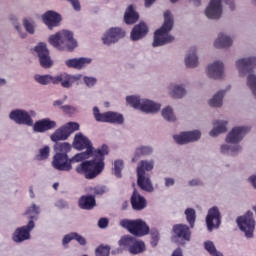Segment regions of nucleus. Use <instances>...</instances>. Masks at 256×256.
Here are the masks:
<instances>
[{
  "instance_id": "nucleus-1",
  "label": "nucleus",
  "mask_w": 256,
  "mask_h": 256,
  "mask_svg": "<svg viewBox=\"0 0 256 256\" xmlns=\"http://www.w3.org/2000/svg\"><path fill=\"white\" fill-rule=\"evenodd\" d=\"M73 147L78 151L86 149V151L78 153L71 158V161H84L76 167V173L84 175L86 179H95V177L101 175L103 169H105V155H109V147L102 145L101 148L93 150V143L81 132L75 134ZM90 157H92L91 160L85 161Z\"/></svg>"
},
{
  "instance_id": "nucleus-2",
  "label": "nucleus",
  "mask_w": 256,
  "mask_h": 256,
  "mask_svg": "<svg viewBox=\"0 0 256 256\" xmlns=\"http://www.w3.org/2000/svg\"><path fill=\"white\" fill-rule=\"evenodd\" d=\"M251 131L249 126H235L225 136V142L221 143L218 148V153L222 157H237L243 153L241 141L245 139Z\"/></svg>"
},
{
  "instance_id": "nucleus-3",
  "label": "nucleus",
  "mask_w": 256,
  "mask_h": 256,
  "mask_svg": "<svg viewBox=\"0 0 256 256\" xmlns=\"http://www.w3.org/2000/svg\"><path fill=\"white\" fill-rule=\"evenodd\" d=\"M236 71L238 77H246V87H248L250 93L256 98V74L251 72L256 69V56L248 55L238 58L235 61Z\"/></svg>"
},
{
  "instance_id": "nucleus-4",
  "label": "nucleus",
  "mask_w": 256,
  "mask_h": 256,
  "mask_svg": "<svg viewBox=\"0 0 256 256\" xmlns=\"http://www.w3.org/2000/svg\"><path fill=\"white\" fill-rule=\"evenodd\" d=\"M48 43L58 51H75L78 47L77 40L73 32L69 30H60L48 37Z\"/></svg>"
},
{
  "instance_id": "nucleus-5",
  "label": "nucleus",
  "mask_w": 256,
  "mask_h": 256,
  "mask_svg": "<svg viewBox=\"0 0 256 256\" xmlns=\"http://www.w3.org/2000/svg\"><path fill=\"white\" fill-rule=\"evenodd\" d=\"M172 29L173 14H171V11L167 10L164 12V23L162 27L154 32L153 47H163V45L173 43L175 37L170 34Z\"/></svg>"
},
{
  "instance_id": "nucleus-6",
  "label": "nucleus",
  "mask_w": 256,
  "mask_h": 256,
  "mask_svg": "<svg viewBox=\"0 0 256 256\" xmlns=\"http://www.w3.org/2000/svg\"><path fill=\"white\" fill-rule=\"evenodd\" d=\"M118 243L122 249H126L131 255H141L147 249L145 242L129 235L122 236Z\"/></svg>"
},
{
  "instance_id": "nucleus-7",
  "label": "nucleus",
  "mask_w": 256,
  "mask_h": 256,
  "mask_svg": "<svg viewBox=\"0 0 256 256\" xmlns=\"http://www.w3.org/2000/svg\"><path fill=\"white\" fill-rule=\"evenodd\" d=\"M120 226L123 227V229H127V231L135 235V237H145V235H149V226L141 219H123L120 221Z\"/></svg>"
},
{
  "instance_id": "nucleus-8",
  "label": "nucleus",
  "mask_w": 256,
  "mask_h": 256,
  "mask_svg": "<svg viewBox=\"0 0 256 256\" xmlns=\"http://www.w3.org/2000/svg\"><path fill=\"white\" fill-rule=\"evenodd\" d=\"M236 223L240 231L244 233L246 239H253L255 233V218L253 217V212L248 211L244 215L239 216Z\"/></svg>"
},
{
  "instance_id": "nucleus-9",
  "label": "nucleus",
  "mask_w": 256,
  "mask_h": 256,
  "mask_svg": "<svg viewBox=\"0 0 256 256\" xmlns=\"http://www.w3.org/2000/svg\"><path fill=\"white\" fill-rule=\"evenodd\" d=\"M93 117L98 123H113L114 125H123L125 118L118 112L108 111L101 113L99 107L93 108Z\"/></svg>"
},
{
  "instance_id": "nucleus-10",
  "label": "nucleus",
  "mask_w": 256,
  "mask_h": 256,
  "mask_svg": "<svg viewBox=\"0 0 256 256\" xmlns=\"http://www.w3.org/2000/svg\"><path fill=\"white\" fill-rule=\"evenodd\" d=\"M33 117H37L35 110L15 109L9 114V119L16 125H26L27 127H33Z\"/></svg>"
},
{
  "instance_id": "nucleus-11",
  "label": "nucleus",
  "mask_w": 256,
  "mask_h": 256,
  "mask_svg": "<svg viewBox=\"0 0 256 256\" xmlns=\"http://www.w3.org/2000/svg\"><path fill=\"white\" fill-rule=\"evenodd\" d=\"M127 32L125 29L121 27H111L103 32L101 36V41L103 45L107 47H111V45H115V43H119L121 39L125 38Z\"/></svg>"
},
{
  "instance_id": "nucleus-12",
  "label": "nucleus",
  "mask_w": 256,
  "mask_h": 256,
  "mask_svg": "<svg viewBox=\"0 0 256 256\" xmlns=\"http://www.w3.org/2000/svg\"><path fill=\"white\" fill-rule=\"evenodd\" d=\"M205 74L208 79H213L214 81H220V79H225V63L221 60H215L206 66Z\"/></svg>"
},
{
  "instance_id": "nucleus-13",
  "label": "nucleus",
  "mask_w": 256,
  "mask_h": 256,
  "mask_svg": "<svg viewBox=\"0 0 256 256\" xmlns=\"http://www.w3.org/2000/svg\"><path fill=\"white\" fill-rule=\"evenodd\" d=\"M223 1L209 0L208 5L204 9V15L211 21H219L223 17Z\"/></svg>"
},
{
  "instance_id": "nucleus-14",
  "label": "nucleus",
  "mask_w": 256,
  "mask_h": 256,
  "mask_svg": "<svg viewBox=\"0 0 256 256\" xmlns=\"http://www.w3.org/2000/svg\"><path fill=\"white\" fill-rule=\"evenodd\" d=\"M72 163L78 162L71 161V158L69 159V155L67 154L56 153L52 158L51 166L53 169H56V171H66L69 173V171L73 169Z\"/></svg>"
},
{
  "instance_id": "nucleus-15",
  "label": "nucleus",
  "mask_w": 256,
  "mask_h": 256,
  "mask_svg": "<svg viewBox=\"0 0 256 256\" xmlns=\"http://www.w3.org/2000/svg\"><path fill=\"white\" fill-rule=\"evenodd\" d=\"M35 229V221L29 220L27 225L15 229L12 234V241L14 243H23L31 239V231Z\"/></svg>"
},
{
  "instance_id": "nucleus-16",
  "label": "nucleus",
  "mask_w": 256,
  "mask_h": 256,
  "mask_svg": "<svg viewBox=\"0 0 256 256\" xmlns=\"http://www.w3.org/2000/svg\"><path fill=\"white\" fill-rule=\"evenodd\" d=\"M83 75L81 74H67L61 73L53 78V85H61L64 89H71L77 81H81Z\"/></svg>"
},
{
  "instance_id": "nucleus-17",
  "label": "nucleus",
  "mask_w": 256,
  "mask_h": 256,
  "mask_svg": "<svg viewBox=\"0 0 256 256\" xmlns=\"http://www.w3.org/2000/svg\"><path fill=\"white\" fill-rule=\"evenodd\" d=\"M201 139V131H183L173 136V140L177 145H189V143H195Z\"/></svg>"
},
{
  "instance_id": "nucleus-18",
  "label": "nucleus",
  "mask_w": 256,
  "mask_h": 256,
  "mask_svg": "<svg viewBox=\"0 0 256 256\" xmlns=\"http://www.w3.org/2000/svg\"><path fill=\"white\" fill-rule=\"evenodd\" d=\"M35 53L39 58V63L43 69H51L53 67V60L49 55V49L47 48V44L40 42L34 48Z\"/></svg>"
},
{
  "instance_id": "nucleus-19",
  "label": "nucleus",
  "mask_w": 256,
  "mask_h": 256,
  "mask_svg": "<svg viewBox=\"0 0 256 256\" xmlns=\"http://www.w3.org/2000/svg\"><path fill=\"white\" fill-rule=\"evenodd\" d=\"M173 241L180 243V245H185L191 241V230L189 226L185 224H176L173 226Z\"/></svg>"
},
{
  "instance_id": "nucleus-20",
  "label": "nucleus",
  "mask_w": 256,
  "mask_h": 256,
  "mask_svg": "<svg viewBox=\"0 0 256 256\" xmlns=\"http://www.w3.org/2000/svg\"><path fill=\"white\" fill-rule=\"evenodd\" d=\"M41 20L50 31H53L55 27L61 25L63 17L55 10H48L41 15Z\"/></svg>"
},
{
  "instance_id": "nucleus-21",
  "label": "nucleus",
  "mask_w": 256,
  "mask_h": 256,
  "mask_svg": "<svg viewBox=\"0 0 256 256\" xmlns=\"http://www.w3.org/2000/svg\"><path fill=\"white\" fill-rule=\"evenodd\" d=\"M206 225L208 231L219 229V225H221V210H219V207L213 206L208 209V213L206 215Z\"/></svg>"
},
{
  "instance_id": "nucleus-22",
  "label": "nucleus",
  "mask_w": 256,
  "mask_h": 256,
  "mask_svg": "<svg viewBox=\"0 0 256 256\" xmlns=\"http://www.w3.org/2000/svg\"><path fill=\"white\" fill-rule=\"evenodd\" d=\"M93 63V58L91 57H78V58H70L65 60L64 64L68 69H76L77 71H81L89 67Z\"/></svg>"
},
{
  "instance_id": "nucleus-23",
  "label": "nucleus",
  "mask_w": 256,
  "mask_h": 256,
  "mask_svg": "<svg viewBox=\"0 0 256 256\" xmlns=\"http://www.w3.org/2000/svg\"><path fill=\"white\" fill-rule=\"evenodd\" d=\"M184 64L188 69L199 67V48L192 46L184 57Z\"/></svg>"
},
{
  "instance_id": "nucleus-24",
  "label": "nucleus",
  "mask_w": 256,
  "mask_h": 256,
  "mask_svg": "<svg viewBox=\"0 0 256 256\" xmlns=\"http://www.w3.org/2000/svg\"><path fill=\"white\" fill-rule=\"evenodd\" d=\"M57 127V122L44 118L33 122L32 129L34 133H47V131H51V129H55Z\"/></svg>"
},
{
  "instance_id": "nucleus-25",
  "label": "nucleus",
  "mask_w": 256,
  "mask_h": 256,
  "mask_svg": "<svg viewBox=\"0 0 256 256\" xmlns=\"http://www.w3.org/2000/svg\"><path fill=\"white\" fill-rule=\"evenodd\" d=\"M168 95L171 99H183L187 97L185 84L170 83L167 87Z\"/></svg>"
},
{
  "instance_id": "nucleus-26",
  "label": "nucleus",
  "mask_w": 256,
  "mask_h": 256,
  "mask_svg": "<svg viewBox=\"0 0 256 256\" xmlns=\"http://www.w3.org/2000/svg\"><path fill=\"white\" fill-rule=\"evenodd\" d=\"M138 111L146 113L147 115H155V113H159V111H161V105L151 99L142 98Z\"/></svg>"
},
{
  "instance_id": "nucleus-27",
  "label": "nucleus",
  "mask_w": 256,
  "mask_h": 256,
  "mask_svg": "<svg viewBox=\"0 0 256 256\" xmlns=\"http://www.w3.org/2000/svg\"><path fill=\"white\" fill-rule=\"evenodd\" d=\"M233 46V37L225 32L218 33L217 37L214 39L213 47L215 49H229Z\"/></svg>"
},
{
  "instance_id": "nucleus-28",
  "label": "nucleus",
  "mask_w": 256,
  "mask_h": 256,
  "mask_svg": "<svg viewBox=\"0 0 256 256\" xmlns=\"http://www.w3.org/2000/svg\"><path fill=\"white\" fill-rule=\"evenodd\" d=\"M147 33H149V27L145 22H140L133 27L130 33V38L132 41H141V39L147 37Z\"/></svg>"
},
{
  "instance_id": "nucleus-29",
  "label": "nucleus",
  "mask_w": 256,
  "mask_h": 256,
  "mask_svg": "<svg viewBox=\"0 0 256 256\" xmlns=\"http://www.w3.org/2000/svg\"><path fill=\"white\" fill-rule=\"evenodd\" d=\"M137 183L142 191H146V193H153L155 191V187L153 186V182L151 181V176L149 174H137Z\"/></svg>"
},
{
  "instance_id": "nucleus-30",
  "label": "nucleus",
  "mask_w": 256,
  "mask_h": 256,
  "mask_svg": "<svg viewBox=\"0 0 256 256\" xmlns=\"http://www.w3.org/2000/svg\"><path fill=\"white\" fill-rule=\"evenodd\" d=\"M226 93V89H221L213 94V96L207 101L209 107H212L214 109H221V107H223V99H225Z\"/></svg>"
},
{
  "instance_id": "nucleus-31",
  "label": "nucleus",
  "mask_w": 256,
  "mask_h": 256,
  "mask_svg": "<svg viewBox=\"0 0 256 256\" xmlns=\"http://www.w3.org/2000/svg\"><path fill=\"white\" fill-rule=\"evenodd\" d=\"M131 205L134 211H143L147 207V200L137 190H134L131 196Z\"/></svg>"
},
{
  "instance_id": "nucleus-32",
  "label": "nucleus",
  "mask_w": 256,
  "mask_h": 256,
  "mask_svg": "<svg viewBox=\"0 0 256 256\" xmlns=\"http://www.w3.org/2000/svg\"><path fill=\"white\" fill-rule=\"evenodd\" d=\"M212 125V131L209 132L210 137H219V135L227 133V125H229V122L227 120H215Z\"/></svg>"
},
{
  "instance_id": "nucleus-33",
  "label": "nucleus",
  "mask_w": 256,
  "mask_h": 256,
  "mask_svg": "<svg viewBox=\"0 0 256 256\" xmlns=\"http://www.w3.org/2000/svg\"><path fill=\"white\" fill-rule=\"evenodd\" d=\"M153 169H155V160H141L137 165L136 173L142 175H149V171H153Z\"/></svg>"
},
{
  "instance_id": "nucleus-34",
  "label": "nucleus",
  "mask_w": 256,
  "mask_h": 256,
  "mask_svg": "<svg viewBox=\"0 0 256 256\" xmlns=\"http://www.w3.org/2000/svg\"><path fill=\"white\" fill-rule=\"evenodd\" d=\"M8 19L12 23L18 37H20V39H27V32L23 30L21 23H19V17L15 14H10Z\"/></svg>"
},
{
  "instance_id": "nucleus-35",
  "label": "nucleus",
  "mask_w": 256,
  "mask_h": 256,
  "mask_svg": "<svg viewBox=\"0 0 256 256\" xmlns=\"http://www.w3.org/2000/svg\"><path fill=\"white\" fill-rule=\"evenodd\" d=\"M124 21L127 25H133V23H137L139 21V13L135 11L133 5H130L124 14Z\"/></svg>"
},
{
  "instance_id": "nucleus-36",
  "label": "nucleus",
  "mask_w": 256,
  "mask_h": 256,
  "mask_svg": "<svg viewBox=\"0 0 256 256\" xmlns=\"http://www.w3.org/2000/svg\"><path fill=\"white\" fill-rule=\"evenodd\" d=\"M142 101H143V98L138 94L128 95L125 98L126 105L128 107H132V109H137L138 111L141 107Z\"/></svg>"
},
{
  "instance_id": "nucleus-37",
  "label": "nucleus",
  "mask_w": 256,
  "mask_h": 256,
  "mask_svg": "<svg viewBox=\"0 0 256 256\" xmlns=\"http://www.w3.org/2000/svg\"><path fill=\"white\" fill-rule=\"evenodd\" d=\"M22 25L29 35H35V31H37V22L31 17H26L22 19Z\"/></svg>"
},
{
  "instance_id": "nucleus-38",
  "label": "nucleus",
  "mask_w": 256,
  "mask_h": 256,
  "mask_svg": "<svg viewBox=\"0 0 256 256\" xmlns=\"http://www.w3.org/2000/svg\"><path fill=\"white\" fill-rule=\"evenodd\" d=\"M41 214V207L37 204H31L26 208L24 215L28 217L29 221L37 220V217Z\"/></svg>"
},
{
  "instance_id": "nucleus-39",
  "label": "nucleus",
  "mask_w": 256,
  "mask_h": 256,
  "mask_svg": "<svg viewBox=\"0 0 256 256\" xmlns=\"http://www.w3.org/2000/svg\"><path fill=\"white\" fill-rule=\"evenodd\" d=\"M69 139V136L67 135V132H65V128L61 126L60 128L56 129L51 135L50 140L53 143H58V141H67Z\"/></svg>"
},
{
  "instance_id": "nucleus-40",
  "label": "nucleus",
  "mask_w": 256,
  "mask_h": 256,
  "mask_svg": "<svg viewBox=\"0 0 256 256\" xmlns=\"http://www.w3.org/2000/svg\"><path fill=\"white\" fill-rule=\"evenodd\" d=\"M95 205H96L95 197L93 196H82L79 199L80 209H86L87 211H90V209H93Z\"/></svg>"
},
{
  "instance_id": "nucleus-41",
  "label": "nucleus",
  "mask_w": 256,
  "mask_h": 256,
  "mask_svg": "<svg viewBox=\"0 0 256 256\" xmlns=\"http://www.w3.org/2000/svg\"><path fill=\"white\" fill-rule=\"evenodd\" d=\"M153 153V147L151 146H138L135 149L134 157L132 158V163H136L139 157L143 155H151Z\"/></svg>"
},
{
  "instance_id": "nucleus-42",
  "label": "nucleus",
  "mask_w": 256,
  "mask_h": 256,
  "mask_svg": "<svg viewBox=\"0 0 256 256\" xmlns=\"http://www.w3.org/2000/svg\"><path fill=\"white\" fill-rule=\"evenodd\" d=\"M51 157V147L45 145L38 150V153L35 156L36 161H47Z\"/></svg>"
},
{
  "instance_id": "nucleus-43",
  "label": "nucleus",
  "mask_w": 256,
  "mask_h": 256,
  "mask_svg": "<svg viewBox=\"0 0 256 256\" xmlns=\"http://www.w3.org/2000/svg\"><path fill=\"white\" fill-rule=\"evenodd\" d=\"M161 115L165 121H168L169 123H175L177 121V116L175 115V112L173 111V107L167 106L162 109Z\"/></svg>"
},
{
  "instance_id": "nucleus-44",
  "label": "nucleus",
  "mask_w": 256,
  "mask_h": 256,
  "mask_svg": "<svg viewBox=\"0 0 256 256\" xmlns=\"http://www.w3.org/2000/svg\"><path fill=\"white\" fill-rule=\"evenodd\" d=\"M72 146L69 142H59L54 145V150L56 153H60L61 155H67L70 153Z\"/></svg>"
},
{
  "instance_id": "nucleus-45",
  "label": "nucleus",
  "mask_w": 256,
  "mask_h": 256,
  "mask_svg": "<svg viewBox=\"0 0 256 256\" xmlns=\"http://www.w3.org/2000/svg\"><path fill=\"white\" fill-rule=\"evenodd\" d=\"M54 76H51L49 74L41 75L36 74L34 75V81L38 83L39 85H50V83H53Z\"/></svg>"
},
{
  "instance_id": "nucleus-46",
  "label": "nucleus",
  "mask_w": 256,
  "mask_h": 256,
  "mask_svg": "<svg viewBox=\"0 0 256 256\" xmlns=\"http://www.w3.org/2000/svg\"><path fill=\"white\" fill-rule=\"evenodd\" d=\"M204 249L211 256H223V253L217 250V247H215V243H213V241L208 240L204 242Z\"/></svg>"
},
{
  "instance_id": "nucleus-47",
  "label": "nucleus",
  "mask_w": 256,
  "mask_h": 256,
  "mask_svg": "<svg viewBox=\"0 0 256 256\" xmlns=\"http://www.w3.org/2000/svg\"><path fill=\"white\" fill-rule=\"evenodd\" d=\"M64 128V131L66 132V135L68 137H71L75 131H79L80 125L77 122H68L62 126Z\"/></svg>"
},
{
  "instance_id": "nucleus-48",
  "label": "nucleus",
  "mask_w": 256,
  "mask_h": 256,
  "mask_svg": "<svg viewBox=\"0 0 256 256\" xmlns=\"http://www.w3.org/2000/svg\"><path fill=\"white\" fill-rule=\"evenodd\" d=\"M184 213H185L186 220L189 223L190 227L191 228L195 227V221L197 219V213L195 212V209L187 208Z\"/></svg>"
},
{
  "instance_id": "nucleus-49",
  "label": "nucleus",
  "mask_w": 256,
  "mask_h": 256,
  "mask_svg": "<svg viewBox=\"0 0 256 256\" xmlns=\"http://www.w3.org/2000/svg\"><path fill=\"white\" fill-rule=\"evenodd\" d=\"M124 167H125V164H124L123 160L118 159V160L114 161L113 173H114L115 177H117L118 179H121V171H123Z\"/></svg>"
},
{
  "instance_id": "nucleus-50",
  "label": "nucleus",
  "mask_w": 256,
  "mask_h": 256,
  "mask_svg": "<svg viewBox=\"0 0 256 256\" xmlns=\"http://www.w3.org/2000/svg\"><path fill=\"white\" fill-rule=\"evenodd\" d=\"M150 237L152 239V241H151L152 247H157V244L159 243V239H160L159 230L152 229L150 231Z\"/></svg>"
},
{
  "instance_id": "nucleus-51",
  "label": "nucleus",
  "mask_w": 256,
  "mask_h": 256,
  "mask_svg": "<svg viewBox=\"0 0 256 256\" xmlns=\"http://www.w3.org/2000/svg\"><path fill=\"white\" fill-rule=\"evenodd\" d=\"M84 84L86 87H89V89L95 87L97 85V78L93 76H84L83 77Z\"/></svg>"
},
{
  "instance_id": "nucleus-52",
  "label": "nucleus",
  "mask_w": 256,
  "mask_h": 256,
  "mask_svg": "<svg viewBox=\"0 0 256 256\" xmlns=\"http://www.w3.org/2000/svg\"><path fill=\"white\" fill-rule=\"evenodd\" d=\"M111 249L109 246H100L96 249L95 255L96 256H109Z\"/></svg>"
},
{
  "instance_id": "nucleus-53",
  "label": "nucleus",
  "mask_w": 256,
  "mask_h": 256,
  "mask_svg": "<svg viewBox=\"0 0 256 256\" xmlns=\"http://www.w3.org/2000/svg\"><path fill=\"white\" fill-rule=\"evenodd\" d=\"M74 240L77 241V243H79V245H82L83 247L87 245V240L85 239V237L79 235L77 232H74Z\"/></svg>"
},
{
  "instance_id": "nucleus-54",
  "label": "nucleus",
  "mask_w": 256,
  "mask_h": 256,
  "mask_svg": "<svg viewBox=\"0 0 256 256\" xmlns=\"http://www.w3.org/2000/svg\"><path fill=\"white\" fill-rule=\"evenodd\" d=\"M73 240H75V232L65 235L62 240V243H63V245H67V244L71 243V241H73Z\"/></svg>"
},
{
  "instance_id": "nucleus-55",
  "label": "nucleus",
  "mask_w": 256,
  "mask_h": 256,
  "mask_svg": "<svg viewBox=\"0 0 256 256\" xmlns=\"http://www.w3.org/2000/svg\"><path fill=\"white\" fill-rule=\"evenodd\" d=\"M165 187H173L175 185V178L165 177L164 178Z\"/></svg>"
},
{
  "instance_id": "nucleus-56",
  "label": "nucleus",
  "mask_w": 256,
  "mask_h": 256,
  "mask_svg": "<svg viewBox=\"0 0 256 256\" xmlns=\"http://www.w3.org/2000/svg\"><path fill=\"white\" fill-rule=\"evenodd\" d=\"M66 1L71 3L75 11H81V4L79 3V0H66Z\"/></svg>"
},
{
  "instance_id": "nucleus-57",
  "label": "nucleus",
  "mask_w": 256,
  "mask_h": 256,
  "mask_svg": "<svg viewBox=\"0 0 256 256\" xmlns=\"http://www.w3.org/2000/svg\"><path fill=\"white\" fill-rule=\"evenodd\" d=\"M109 225V220L107 218H101L98 221V227L100 229H105Z\"/></svg>"
},
{
  "instance_id": "nucleus-58",
  "label": "nucleus",
  "mask_w": 256,
  "mask_h": 256,
  "mask_svg": "<svg viewBox=\"0 0 256 256\" xmlns=\"http://www.w3.org/2000/svg\"><path fill=\"white\" fill-rule=\"evenodd\" d=\"M188 185L190 187H199V185H202V182L199 178L192 179L188 182Z\"/></svg>"
},
{
  "instance_id": "nucleus-59",
  "label": "nucleus",
  "mask_w": 256,
  "mask_h": 256,
  "mask_svg": "<svg viewBox=\"0 0 256 256\" xmlns=\"http://www.w3.org/2000/svg\"><path fill=\"white\" fill-rule=\"evenodd\" d=\"M55 207H58L59 209H65V207H67V203L64 200H58L55 203Z\"/></svg>"
},
{
  "instance_id": "nucleus-60",
  "label": "nucleus",
  "mask_w": 256,
  "mask_h": 256,
  "mask_svg": "<svg viewBox=\"0 0 256 256\" xmlns=\"http://www.w3.org/2000/svg\"><path fill=\"white\" fill-rule=\"evenodd\" d=\"M191 5H193V7H201V5H203V0H189Z\"/></svg>"
},
{
  "instance_id": "nucleus-61",
  "label": "nucleus",
  "mask_w": 256,
  "mask_h": 256,
  "mask_svg": "<svg viewBox=\"0 0 256 256\" xmlns=\"http://www.w3.org/2000/svg\"><path fill=\"white\" fill-rule=\"evenodd\" d=\"M171 256H183V250L181 248H177L172 252Z\"/></svg>"
},
{
  "instance_id": "nucleus-62",
  "label": "nucleus",
  "mask_w": 256,
  "mask_h": 256,
  "mask_svg": "<svg viewBox=\"0 0 256 256\" xmlns=\"http://www.w3.org/2000/svg\"><path fill=\"white\" fill-rule=\"evenodd\" d=\"M249 183H251V185L254 187V189H256V175L250 176L248 178Z\"/></svg>"
},
{
  "instance_id": "nucleus-63",
  "label": "nucleus",
  "mask_w": 256,
  "mask_h": 256,
  "mask_svg": "<svg viewBox=\"0 0 256 256\" xmlns=\"http://www.w3.org/2000/svg\"><path fill=\"white\" fill-rule=\"evenodd\" d=\"M155 1H157V0H144V7L149 9V7H151L153 5V3H155Z\"/></svg>"
},
{
  "instance_id": "nucleus-64",
  "label": "nucleus",
  "mask_w": 256,
  "mask_h": 256,
  "mask_svg": "<svg viewBox=\"0 0 256 256\" xmlns=\"http://www.w3.org/2000/svg\"><path fill=\"white\" fill-rule=\"evenodd\" d=\"M5 85H7V80L0 77V87H5Z\"/></svg>"
}]
</instances>
